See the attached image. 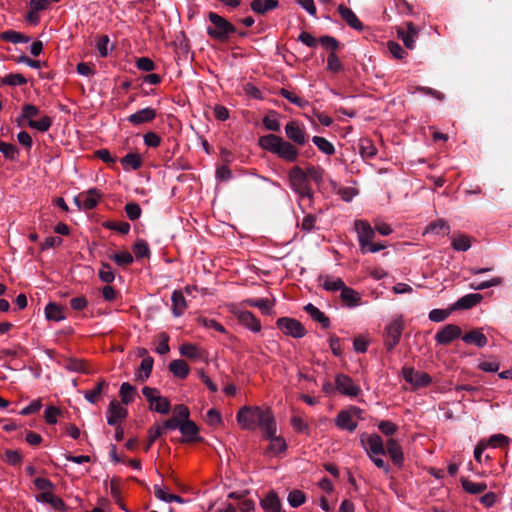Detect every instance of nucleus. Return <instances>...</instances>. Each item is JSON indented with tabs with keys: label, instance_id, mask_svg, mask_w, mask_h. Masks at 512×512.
<instances>
[{
	"label": "nucleus",
	"instance_id": "obj_61",
	"mask_svg": "<svg viewBox=\"0 0 512 512\" xmlns=\"http://www.w3.org/2000/svg\"><path fill=\"white\" fill-rule=\"evenodd\" d=\"M277 113L275 111H271L270 114L266 115L263 118V125L267 130L278 132L280 130V122L272 116H275Z\"/></svg>",
	"mask_w": 512,
	"mask_h": 512
},
{
	"label": "nucleus",
	"instance_id": "obj_39",
	"mask_svg": "<svg viewBox=\"0 0 512 512\" xmlns=\"http://www.w3.org/2000/svg\"><path fill=\"white\" fill-rule=\"evenodd\" d=\"M320 280H323V287L327 291H342V289L346 286L344 281L341 278H332L329 276L320 277Z\"/></svg>",
	"mask_w": 512,
	"mask_h": 512
},
{
	"label": "nucleus",
	"instance_id": "obj_5",
	"mask_svg": "<svg viewBox=\"0 0 512 512\" xmlns=\"http://www.w3.org/2000/svg\"><path fill=\"white\" fill-rule=\"evenodd\" d=\"M404 322L401 316L393 319L384 329L383 343L387 351L391 352L400 342Z\"/></svg>",
	"mask_w": 512,
	"mask_h": 512
},
{
	"label": "nucleus",
	"instance_id": "obj_21",
	"mask_svg": "<svg viewBox=\"0 0 512 512\" xmlns=\"http://www.w3.org/2000/svg\"><path fill=\"white\" fill-rule=\"evenodd\" d=\"M338 12L341 15L342 19L353 29L361 31L363 29V24L358 19L356 14L345 5L341 4L338 7Z\"/></svg>",
	"mask_w": 512,
	"mask_h": 512
},
{
	"label": "nucleus",
	"instance_id": "obj_17",
	"mask_svg": "<svg viewBox=\"0 0 512 512\" xmlns=\"http://www.w3.org/2000/svg\"><path fill=\"white\" fill-rule=\"evenodd\" d=\"M239 323L253 332H259L261 330L260 321L250 311H238L236 313Z\"/></svg>",
	"mask_w": 512,
	"mask_h": 512
},
{
	"label": "nucleus",
	"instance_id": "obj_57",
	"mask_svg": "<svg viewBox=\"0 0 512 512\" xmlns=\"http://www.w3.org/2000/svg\"><path fill=\"white\" fill-rule=\"evenodd\" d=\"M22 459H23V457H22L21 453L17 450L7 449L4 452L3 460L10 465H13V466L20 465L22 462Z\"/></svg>",
	"mask_w": 512,
	"mask_h": 512
},
{
	"label": "nucleus",
	"instance_id": "obj_8",
	"mask_svg": "<svg viewBox=\"0 0 512 512\" xmlns=\"http://www.w3.org/2000/svg\"><path fill=\"white\" fill-rule=\"evenodd\" d=\"M335 386L337 391L349 397H357L361 393L360 386L350 376L343 373L336 375Z\"/></svg>",
	"mask_w": 512,
	"mask_h": 512
},
{
	"label": "nucleus",
	"instance_id": "obj_29",
	"mask_svg": "<svg viewBox=\"0 0 512 512\" xmlns=\"http://www.w3.org/2000/svg\"><path fill=\"white\" fill-rule=\"evenodd\" d=\"M173 315L179 317L186 309V300L180 290H175L171 296Z\"/></svg>",
	"mask_w": 512,
	"mask_h": 512
},
{
	"label": "nucleus",
	"instance_id": "obj_6",
	"mask_svg": "<svg viewBox=\"0 0 512 512\" xmlns=\"http://www.w3.org/2000/svg\"><path fill=\"white\" fill-rule=\"evenodd\" d=\"M276 326L283 334L293 338H302L306 335L302 323L294 318L281 317L276 321Z\"/></svg>",
	"mask_w": 512,
	"mask_h": 512
},
{
	"label": "nucleus",
	"instance_id": "obj_58",
	"mask_svg": "<svg viewBox=\"0 0 512 512\" xmlns=\"http://www.w3.org/2000/svg\"><path fill=\"white\" fill-rule=\"evenodd\" d=\"M99 278L105 282V283H112L115 279V274L112 271L111 266L106 263L102 262L101 268L99 269Z\"/></svg>",
	"mask_w": 512,
	"mask_h": 512
},
{
	"label": "nucleus",
	"instance_id": "obj_11",
	"mask_svg": "<svg viewBox=\"0 0 512 512\" xmlns=\"http://www.w3.org/2000/svg\"><path fill=\"white\" fill-rule=\"evenodd\" d=\"M462 334V330L458 325L447 324L441 328L434 336L437 344L449 345L453 340L459 338Z\"/></svg>",
	"mask_w": 512,
	"mask_h": 512
},
{
	"label": "nucleus",
	"instance_id": "obj_54",
	"mask_svg": "<svg viewBox=\"0 0 512 512\" xmlns=\"http://www.w3.org/2000/svg\"><path fill=\"white\" fill-rule=\"evenodd\" d=\"M52 125V119L49 116H43L39 120H30L29 126L41 132H46Z\"/></svg>",
	"mask_w": 512,
	"mask_h": 512
},
{
	"label": "nucleus",
	"instance_id": "obj_22",
	"mask_svg": "<svg viewBox=\"0 0 512 512\" xmlns=\"http://www.w3.org/2000/svg\"><path fill=\"white\" fill-rule=\"evenodd\" d=\"M278 6V0H253L250 3L251 10L259 15H265L266 13L276 9Z\"/></svg>",
	"mask_w": 512,
	"mask_h": 512
},
{
	"label": "nucleus",
	"instance_id": "obj_32",
	"mask_svg": "<svg viewBox=\"0 0 512 512\" xmlns=\"http://www.w3.org/2000/svg\"><path fill=\"white\" fill-rule=\"evenodd\" d=\"M107 386L108 383L104 379L98 381L92 390H87L84 392L85 399L92 404L97 403L101 394L103 393L104 388Z\"/></svg>",
	"mask_w": 512,
	"mask_h": 512
},
{
	"label": "nucleus",
	"instance_id": "obj_47",
	"mask_svg": "<svg viewBox=\"0 0 512 512\" xmlns=\"http://www.w3.org/2000/svg\"><path fill=\"white\" fill-rule=\"evenodd\" d=\"M179 351L182 356L189 359L195 360L201 357L199 348L194 344L185 343L180 347Z\"/></svg>",
	"mask_w": 512,
	"mask_h": 512
},
{
	"label": "nucleus",
	"instance_id": "obj_38",
	"mask_svg": "<svg viewBox=\"0 0 512 512\" xmlns=\"http://www.w3.org/2000/svg\"><path fill=\"white\" fill-rule=\"evenodd\" d=\"M312 142L317 146V148L322 153H324L326 155H333L335 153L334 145L324 137L313 136Z\"/></svg>",
	"mask_w": 512,
	"mask_h": 512
},
{
	"label": "nucleus",
	"instance_id": "obj_28",
	"mask_svg": "<svg viewBox=\"0 0 512 512\" xmlns=\"http://www.w3.org/2000/svg\"><path fill=\"white\" fill-rule=\"evenodd\" d=\"M169 370L175 377L185 379L190 372V367L184 360L176 359L169 363Z\"/></svg>",
	"mask_w": 512,
	"mask_h": 512
},
{
	"label": "nucleus",
	"instance_id": "obj_18",
	"mask_svg": "<svg viewBox=\"0 0 512 512\" xmlns=\"http://www.w3.org/2000/svg\"><path fill=\"white\" fill-rule=\"evenodd\" d=\"M386 452L391 457L394 465L401 467L404 461V454L397 440L390 438L386 442Z\"/></svg>",
	"mask_w": 512,
	"mask_h": 512
},
{
	"label": "nucleus",
	"instance_id": "obj_42",
	"mask_svg": "<svg viewBox=\"0 0 512 512\" xmlns=\"http://www.w3.org/2000/svg\"><path fill=\"white\" fill-rule=\"evenodd\" d=\"M305 173H307V178H310L317 185H321L323 183L324 169L320 166L308 165L306 167Z\"/></svg>",
	"mask_w": 512,
	"mask_h": 512
},
{
	"label": "nucleus",
	"instance_id": "obj_19",
	"mask_svg": "<svg viewBox=\"0 0 512 512\" xmlns=\"http://www.w3.org/2000/svg\"><path fill=\"white\" fill-rule=\"evenodd\" d=\"M462 340L468 345H475L477 347H484L487 345L488 339L482 333V329H472L462 336Z\"/></svg>",
	"mask_w": 512,
	"mask_h": 512
},
{
	"label": "nucleus",
	"instance_id": "obj_33",
	"mask_svg": "<svg viewBox=\"0 0 512 512\" xmlns=\"http://www.w3.org/2000/svg\"><path fill=\"white\" fill-rule=\"evenodd\" d=\"M0 39L11 43H27L30 37L14 30H6L0 33Z\"/></svg>",
	"mask_w": 512,
	"mask_h": 512
},
{
	"label": "nucleus",
	"instance_id": "obj_35",
	"mask_svg": "<svg viewBox=\"0 0 512 512\" xmlns=\"http://www.w3.org/2000/svg\"><path fill=\"white\" fill-rule=\"evenodd\" d=\"M463 489L470 494L476 495L483 493L487 489V484L484 482L473 483L465 477L460 479Z\"/></svg>",
	"mask_w": 512,
	"mask_h": 512
},
{
	"label": "nucleus",
	"instance_id": "obj_49",
	"mask_svg": "<svg viewBox=\"0 0 512 512\" xmlns=\"http://www.w3.org/2000/svg\"><path fill=\"white\" fill-rule=\"evenodd\" d=\"M452 305L448 309H433L429 312V320L433 322H443L453 312Z\"/></svg>",
	"mask_w": 512,
	"mask_h": 512
},
{
	"label": "nucleus",
	"instance_id": "obj_46",
	"mask_svg": "<svg viewBox=\"0 0 512 512\" xmlns=\"http://www.w3.org/2000/svg\"><path fill=\"white\" fill-rule=\"evenodd\" d=\"M106 229L117 231L120 234H128L130 231V224L126 221H106L103 223Z\"/></svg>",
	"mask_w": 512,
	"mask_h": 512
},
{
	"label": "nucleus",
	"instance_id": "obj_15",
	"mask_svg": "<svg viewBox=\"0 0 512 512\" xmlns=\"http://www.w3.org/2000/svg\"><path fill=\"white\" fill-rule=\"evenodd\" d=\"M157 116L156 110L146 107L127 117V120L134 126L152 122Z\"/></svg>",
	"mask_w": 512,
	"mask_h": 512
},
{
	"label": "nucleus",
	"instance_id": "obj_48",
	"mask_svg": "<svg viewBox=\"0 0 512 512\" xmlns=\"http://www.w3.org/2000/svg\"><path fill=\"white\" fill-rule=\"evenodd\" d=\"M427 232H435L436 234H446L448 235L450 233V226L449 224L443 220L439 219L437 221H434L430 223L426 229Z\"/></svg>",
	"mask_w": 512,
	"mask_h": 512
},
{
	"label": "nucleus",
	"instance_id": "obj_36",
	"mask_svg": "<svg viewBox=\"0 0 512 512\" xmlns=\"http://www.w3.org/2000/svg\"><path fill=\"white\" fill-rule=\"evenodd\" d=\"M37 501H42L45 503H49L53 508L60 510L65 507L63 500L55 495H53L50 491L43 492L36 497Z\"/></svg>",
	"mask_w": 512,
	"mask_h": 512
},
{
	"label": "nucleus",
	"instance_id": "obj_20",
	"mask_svg": "<svg viewBox=\"0 0 512 512\" xmlns=\"http://www.w3.org/2000/svg\"><path fill=\"white\" fill-rule=\"evenodd\" d=\"M265 512H285L282 510L280 499L275 491H270L260 502Z\"/></svg>",
	"mask_w": 512,
	"mask_h": 512
},
{
	"label": "nucleus",
	"instance_id": "obj_56",
	"mask_svg": "<svg viewBox=\"0 0 512 512\" xmlns=\"http://www.w3.org/2000/svg\"><path fill=\"white\" fill-rule=\"evenodd\" d=\"M319 43L327 50H330V52H335L340 48V42L329 35H324L319 38Z\"/></svg>",
	"mask_w": 512,
	"mask_h": 512
},
{
	"label": "nucleus",
	"instance_id": "obj_9",
	"mask_svg": "<svg viewBox=\"0 0 512 512\" xmlns=\"http://www.w3.org/2000/svg\"><path fill=\"white\" fill-rule=\"evenodd\" d=\"M402 375L405 381L410 383L414 389L427 387L432 382V378L429 374L415 371L412 367H404L402 369Z\"/></svg>",
	"mask_w": 512,
	"mask_h": 512
},
{
	"label": "nucleus",
	"instance_id": "obj_31",
	"mask_svg": "<svg viewBox=\"0 0 512 512\" xmlns=\"http://www.w3.org/2000/svg\"><path fill=\"white\" fill-rule=\"evenodd\" d=\"M45 316L48 320L61 321L66 318L64 308L56 303H49L45 307Z\"/></svg>",
	"mask_w": 512,
	"mask_h": 512
},
{
	"label": "nucleus",
	"instance_id": "obj_63",
	"mask_svg": "<svg viewBox=\"0 0 512 512\" xmlns=\"http://www.w3.org/2000/svg\"><path fill=\"white\" fill-rule=\"evenodd\" d=\"M279 94L283 98L287 99L288 101H290L291 103H293L294 105H297L299 107H303L306 104L305 100H303L301 97L295 95L294 93L290 92L289 90H287L285 88H282L279 91Z\"/></svg>",
	"mask_w": 512,
	"mask_h": 512
},
{
	"label": "nucleus",
	"instance_id": "obj_1",
	"mask_svg": "<svg viewBox=\"0 0 512 512\" xmlns=\"http://www.w3.org/2000/svg\"><path fill=\"white\" fill-rule=\"evenodd\" d=\"M285 134L290 141L271 133L261 136L258 139V145L263 150L275 154L281 160L293 163L297 161L300 154L297 146H304L309 136L304 127L294 120L285 125Z\"/></svg>",
	"mask_w": 512,
	"mask_h": 512
},
{
	"label": "nucleus",
	"instance_id": "obj_51",
	"mask_svg": "<svg viewBox=\"0 0 512 512\" xmlns=\"http://www.w3.org/2000/svg\"><path fill=\"white\" fill-rule=\"evenodd\" d=\"M1 83L9 86H21L27 83V79L19 73H11L1 79Z\"/></svg>",
	"mask_w": 512,
	"mask_h": 512
},
{
	"label": "nucleus",
	"instance_id": "obj_45",
	"mask_svg": "<svg viewBox=\"0 0 512 512\" xmlns=\"http://www.w3.org/2000/svg\"><path fill=\"white\" fill-rule=\"evenodd\" d=\"M246 303L251 307H257L263 314H271L273 302L268 299H248Z\"/></svg>",
	"mask_w": 512,
	"mask_h": 512
},
{
	"label": "nucleus",
	"instance_id": "obj_60",
	"mask_svg": "<svg viewBox=\"0 0 512 512\" xmlns=\"http://www.w3.org/2000/svg\"><path fill=\"white\" fill-rule=\"evenodd\" d=\"M0 152L8 160H15L16 153L18 152L17 146L11 143L0 141Z\"/></svg>",
	"mask_w": 512,
	"mask_h": 512
},
{
	"label": "nucleus",
	"instance_id": "obj_30",
	"mask_svg": "<svg viewBox=\"0 0 512 512\" xmlns=\"http://www.w3.org/2000/svg\"><path fill=\"white\" fill-rule=\"evenodd\" d=\"M101 198V193L97 188H90L88 191L84 192L83 196V209L92 210L94 209L99 199Z\"/></svg>",
	"mask_w": 512,
	"mask_h": 512
},
{
	"label": "nucleus",
	"instance_id": "obj_62",
	"mask_svg": "<svg viewBox=\"0 0 512 512\" xmlns=\"http://www.w3.org/2000/svg\"><path fill=\"white\" fill-rule=\"evenodd\" d=\"M305 500V494L300 490H293L288 495V502L292 507L301 506Z\"/></svg>",
	"mask_w": 512,
	"mask_h": 512
},
{
	"label": "nucleus",
	"instance_id": "obj_24",
	"mask_svg": "<svg viewBox=\"0 0 512 512\" xmlns=\"http://www.w3.org/2000/svg\"><path fill=\"white\" fill-rule=\"evenodd\" d=\"M335 424L342 430L353 432L357 427V422L353 420L352 415L348 411L338 413Z\"/></svg>",
	"mask_w": 512,
	"mask_h": 512
},
{
	"label": "nucleus",
	"instance_id": "obj_4",
	"mask_svg": "<svg viewBox=\"0 0 512 512\" xmlns=\"http://www.w3.org/2000/svg\"><path fill=\"white\" fill-rule=\"evenodd\" d=\"M290 186L292 190L298 194L300 200H309L311 201L313 198V192L310 186L309 179L307 178V173L299 167L294 166L290 169L288 173Z\"/></svg>",
	"mask_w": 512,
	"mask_h": 512
},
{
	"label": "nucleus",
	"instance_id": "obj_55",
	"mask_svg": "<svg viewBox=\"0 0 512 512\" xmlns=\"http://www.w3.org/2000/svg\"><path fill=\"white\" fill-rule=\"evenodd\" d=\"M124 210L127 214V217L131 221H135L140 218L142 209L140 205L136 202H129L125 205Z\"/></svg>",
	"mask_w": 512,
	"mask_h": 512
},
{
	"label": "nucleus",
	"instance_id": "obj_50",
	"mask_svg": "<svg viewBox=\"0 0 512 512\" xmlns=\"http://www.w3.org/2000/svg\"><path fill=\"white\" fill-rule=\"evenodd\" d=\"M344 69L343 64L335 52H330L327 57V70L332 73H339Z\"/></svg>",
	"mask_w": 512,
	"mask_h": 512
},
{
	"label": "nucleus",
	"instance_id": "obj_23",
	"mask_svg": "<svg viewBox=\"0 0 512 512\" xmlns=\"http://www.w3.org/2000/svg\"><path fill=\"white\" fill-rule=\"evenodd\" d=\"M483 299V296L478 293L474 294H467L461 298H459L453 305L452 309L460 310V309H470L477 305L481 300Z\"/></svg>",
	"mask_w": 512,
	"mask_h": 512
},
{
	"label": "nucleus",
	"instance_id": "obj_25",
	"mask_svg": "<svg viewBox=\"0 0 512 512\" xmlns=\"http://www.w3.org/2000/svg\"><path fill=\"white\" fill-rule=\"evenodd\" d=\"M340 298H341L342 302L348 307H355V306L360 305V303H361L360 294L357 291H355L354 289L347 287V286H345L342 289V291L340 293Z\"/></svg>",
	"mask_w": 512,
	"mask_h": 512
},
{
	"label": "nucleus",
	"instance_id": "obj_59",
	"mask_svg": "<svg viewBox=\"0 0 512 512\" xmlns=\"http://www.w3.org/2000/svg\"><path fill=\"white\" fill-rule=\"evenodd\" d=\"M452 247L456 251H467L471 247L470 238L466 235H460L452 240Z\"/></svg>",
	"mask_w": 512,
	"mask_h": 512
},
{
	"label": "nucleus",
	"instance_id": "obj_12",
	"mask_svg": "<svg viewBox=\"0 0 512 512\" xmlns=\"http://www.w3.org/2000/svg\"><path fill=\"white\" fill-rule=\"evenodd\" d=\"M179 430L183 435V438L180 439V442H199L202 438L198 435L199 428L195 422L190 419H186V421H181Z\"/></svg>",
	"mask_w": 512,
	"mask_h": 512
},
{
	"label": "nucleus",
	"instance_id": "obj_40",
	"mask_svg": "<svg viewBox=\"0 0 512 512\" xmlns=\"http://www.w3.org/2000/svg\"><path fill=\"white\" fill-rule=\"evenodd\" d=\"M133 252L137 259L149 258L150 249L147 241L144 239H137L133 244Z\"/></svg>",
	"mask_w": 512,
	"mask_h": 512
},
{
	"label": "nucleus",
	"instance_id": "obj_37",
	"mask_svg": "<svg viewBox=\"0 0 512 512\" xmlns=\"http://www.w3.org/2000/svg\"><path fill=\"white\" fill-rule=\"evenodd\" d=\"M124 169H127L129 166L133 170H138L141 168L143 162L142 158L138 153H128L120 160Z\"/></svg>",
	"mask_w": 512,
	"mask_h": 512
},
{
	"label": "nucleus",
	"instance_id": "obj_13",
	"mask_svg": "<svg viewBox=\"0 0 512 512\" xmlns=\"http://www.w3.org/2000/svg\"><path fill=\"white\" fill-rule=\"evenodd\" d=\"M406 28V30L402 27L397 28V35L403 41L404 46L412 50L415 47L419 30L412 22H408Z\"/></svg>",
	"mask_w": 512,
	"mask_h": 512
},
{
	"label": "nucleus",
	"instance_id": "obj_3",
	"mask_svg": "<svg viewBox=\"0 0 512 512\" xmlns=\"http://www.w3.org/2000/svg\"><path fill=\"white\" fill-rule=\"evenodd\" d=\"M208 19L211 25L207 27L206 32L214 40L225 43L232 34L237 32L236 27L231 22L215 12H209Z\"/></svg>",
	"mask_w": 512,
	"mask_h": 512
},
{
	"label": "nucleus",
	"instance_id": "obj_7",
	"mask_svg": "<svg viewBox=\"0 0 512 512\" xmlns=\"http://www.w3.org/2000/svg\"><path fill=\"white\" fill-rule=\"evenodd\" d=\"M360 442L368 455H385L386 449L382 438L378 434L363 433L360 436Z\"/></svg>",
	"mask_w": 512,
	"mask_h": 512
},
{
	"label": "nucleus",
	"instance_id": "obj_53",
	"mask_svg": "<svg viewBox=\"0 0 512 512\" xmlns=\"http://www.w3.org/2000/svg\"><path fill=\"white\" fill-rule=\"evenodd\" d=\"M38 114H39L38 107H36L33 104H25L22 107L21 116L17 119L18 125H21L22 119H25L29 122L30 120H33L32 118L37 116Z\"/></svg>",
	"mask_w": 512,
	"mask_h": 512
},
{
	"label": "nucleus",
	"instance_id": "obj_26",
	"mask_svg": "<svg viewBox=\"0 0 512 512\" xmlns=\"http://www.w3.org/2000/svg\"><path fill=\"white\" fill-rule=\"evenodd\" d=\"M304 310L314 321L320 323L323 328L326 329L330 326V319L313 304L308 303Z\"/></svg>",
	"mask_w": 512,
	"mask_h": 512
},
{
	"label": "nucleus",
	"instance_id": "obj_52",
	"mask_svg": "<svg viewBox=\"0 0 512 512\" xmlns=\"http://www.w3.org/2000/svg\"><path fill=\"white\" fill-rule=\"evenodd\" d=\"M150 409L157 413L167 415L171 410V404L166 397L161 396V398H158L157 402H155L153 405H150Z\"/></svg>",
	"mask_w": 512,
	"mask_h": 512
},
{
	"label": "nucleus",
	"instance_id": "obj_43",
	"mask_svg": "<svg viewBox=\"0 0 512 512\" xmlns=\"http://www.w3.org/2000/svg\"><path fill=\"white\" fill-rule=\"evenodd\" d=\"M109 258L113 260L118 266L122 267L130 265L134 261L132 254L127 250L112 254L109 256Z\"/></svg>",
	"mask_w": 512,
	"mask_h": 512
},
{
	"label": "nucleus",
	"instance_id": "obj_10",
	"mask_svg": "<svg viewBox=\"0 0 512 512\" xmlns=\"http://www.w3.org/2000/svg\"><path fill=\"white\" fill-rule=\"evenodd\" d=\"M355 229L358 235L360 249L362 253H366L367 244H370L375 237V230L366 220H356Z\"/></svg>",
	"mask_w": 512,
	"mask_h": 512
},
{
	"label": "nucleus",
	"instance_id": "obj_64",
	"mask_svg": "<svg viewBox=\"0 0 512 512\" xmlns=\"http://www.w3.org/2000/svg\"><path fill=\"white\" fill-rule=\"evenodd\" d=\"M387 47L390 51V53L395 57L396 59H403L407 52L402 48V46L394 41H388Z\"/></svg>",
	"mask_w": 512,
	"mask_h": 512
},
{
	"label": "nucleus",
	"instance_id": "obj_27",
	"mask_svg": "<svg viewBox=\"0 0 512 512\" xmlns=\"http://www.w3.org/2000/svg\"><path fill=\"white\" fill-rule=\"evenodd\" d=\"M154 360L152 357L147 356L143 358L141 364L135 374L136 380L140 382H145L151 375L153 369Z\"/></svg>",
	"mask_w": 512,
	"mask_h": 512
},
{
	"label": "nucleus",
	"instance_id": "obj_16",
	"mask_svg": "<svg viewBox=\"0 0 512 512\" xmlns=\"http://www.w3.org/2000/svg\"><path fill=\"white\" fill-rule=\"evenodd\" d=\"M277 427L274 425L273 434H269L270 432L265 431L264 437L270 441L268 446V450L274 454H278L284 452L287 449V444L284 438L276 435Z\"/></svg>",
	"mask_w": 512,
	"mask_h": 512
},
{
	"label": "nucleus",
	"instance_id": "obj_41",
	"mask_svg": "<svg viewBox=\"0 0 512 512\" xmlns=\"http://www.w3.org/2000/svg\"><path fill=\"white\" fill-rule=\"evenodd\" d=\"M136 393V388L128 382L122 383L120 387L119 394L121 396V401L123 404L128 405L134 399V394Z\"/></svg>",
	"mask_w": 512,
	"mask_h": 512
},
{
	"label": "nucleus",
	"instance_id": "obj_14",
	"mask_svg": "<svg viewBox=\"0 0 512 512\" xmlns=\"http://www.w3.org/2000/svg\"><path fill=\"white\" fill-rule=\"evenodd\" d=\"M107 414V423L110 426H116L119 420L127 417L128 411L117 400H112L108 406Z\"/></svg>",
	"mask_w": 512,
	"mask_h": 512
},
{
	"label": "nucleus",
	"instance_id": "obj_44",
	"mask_svg": "<svg viewBox=\"0 0 512 512\" xmlns=\"http://www.w3.org/2000/svg\"><path fill=\"white\" fill-rule=\"evenodd\" d=\"M164 434V428L160 425H153L148 430V441L144 445V451L148 452L153 443Z\"/></svg>",
	"mask_w": 512,
	"mask_h": 512
},
{
	"label": "nucleus",
	"instance_id": "obj_2",
	"mask_svg": "<svg viewBox=\"0 0 512 512\" xmlns=\"http://www.w3.org/2000/svg\"><path fill=\"white\" fill-rule=\"evenodd\" d=\"M236 419L242 429L255 430L260 428L263 434L267 430L270 432L269 434H273L274 425L276 424L274 415L268 407L243 406L237 412Z\"/></svg>",
	"mask_w": 512,
	"mask_h": 512
},
{
	"label": "nucleus",
	"instance_id": "obj_34",
	"mask_svg": "<svg viewBox=\"0 0 512 512\" xmlns=\"http://www.w3.org/2000/svg\"><path fill=\"white\" fill-rule=\"evenodd\" d=\"M359 153L364 159H372L377 154V148L370 139H361L359 143Z\"/></svg>",
	"mask_w": 512,
	"mask_h": 512
}]
</instances>
